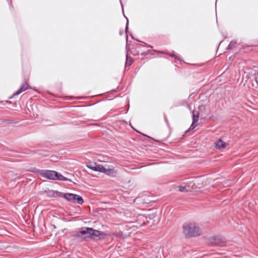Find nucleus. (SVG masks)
Wrapping results in <instances>:
<instances>
[{
	"label": "nucleus",
	"mask_w": 258,
	"mask_h": 258,
	"mask_svg": "<svg viewBox=\"0 0 258 258\" xmlns=\"http://www.w3.org/2000/svg\"><path fill=\"white\" fill-rule=\"evenodd\" d=\"M32 172L39 173L43 177L47 178L49 180H57L60 181H69L72 180L67 177L63 176L59 172L50 170H39L35 168H32L30 170Z\"/></svg>",
	"instance_id": "f257e3e1"
},
{
	"label": "nucleus",
	"mask_w": 258,
	"mask_h": 258,
	"mask_svg": "<svg viewBox=\"0 0 258 258\" xmlns=\"http://www.w3.org/2000/svg\"><path fill=\"white\" fill-rule=\"evenodd\" d=\"M106 235V234L104 232L94 230L92 228L89 227H85L82 229L76 234V236L78 237H92L93 238L95 237H104Z\"/></svg>",
	"instance_id": "f03ea898"
},
{
	"label": "nucleus",
	"mask_w": 258,
	"mask_h": 258,
	"mask_svg": "<svg viewBox=\"0 0 258 258\" xmlns=\"http://www.w3.org/2000/svg\"><path fill=\"white\" fill-rule=\"evenodd\" d=\"M183 233L186 237H196L202 233L198 225L196 223H189L183 226Z\"/></svg>",
	"instance_id": "7ed1b4c3"
},
{
	"label": "nucleus",
	"mask_w": 258,
	"mask_h": 258,
	"mask_svg": "<svg viewBox=\"0 0 258 258\" xmlns=\"http://www.w3.org/2000/svg\"><path fill=\"white\" fill-rule=\"evenodd\" d=\"M208 243L212 246L222 247L225 245L226 240L223 236L217 235L209 238Z\"/></svg>",
	"instance_id": "20e7f679"
},
{
	"label": "nucleus",
	"mask_w": 258,
	"mask_h": 258,
	"mask_svg": "<svg viewBox=\"0 0 258 258\" xmlns=\"http://www.w3.org/2000/svg\"><path fill=\"white\" fill-rule=\"evenodd\" d=\"M63 198L71 203H76L80 205H82L84 203L83 198L80 196L76 194L71 193L64 194Z\"/></svg>",
	"instance_id": "39448f33"
},
{
	"label": "nucleus",
	"mask_w": 258,
	"mask_h": 258,
	"mask_svg": "<svg viewBox=\"0 0 258 258\" xmlns=\"http://www.w3.org/2000/svg\"><path fill=\"white\" fill-rule=\"evenodd\" d=\"M87 167L95 171H99L102 172V171H105V167L100 164H97L95 162L90 163L87 165Z\"/></svg>",
	"instance_id": "423d86ee"
},
{
	"label": "nucleus",
	"mask_w": 258,
	"mask_h": 258,
	"mask_svg": "<svg viewBox=\"0 0 258 258\" xmlns=\"http://www.w3.org/2000/svg\"><path fill=\"white\" fill-rule=\"evenodd\" d=\"M226 146V144L221 139H219L215 143V146L217 148L220 149L221 148H224Z\"/></svg>",
	"instance_id": "0eeeda50"
},
{
	"label": "nucleus",
	"mask_w": 258,
	"mask_h": 258,
	"mask_svg": "<svg viewBox=\"0 0 258 258\" xmlns=\"http://www.w3.org/2000/svg\"><path fill=\"white\" fill-rule=\"evenodd\" d=\"M102 172L110 176H114L116 174V172L113 169H106L105 168V171H102Z\"/></svg>",
	"instance_id": "6e6552de"
},
{
	"label": "nucleus",
	"mask_w": 258,
	"mask_h": 258,
	"mask_svg": "<svg viewBox=\"0 0 258 258\" xmlns=\"http://www.w3.org/2000/svg\"><path fill=\"white\" fill-rule=\"evenodd\" d=\"M199 116L198 113L197 112V114H195V112H192V123L193 124H196L197 123V122L199 120Z\"/></svg>",
	"instance_id": "1a4fd4ad"
},
{
	"label": "nucleus",
	"mask_w": 258,
	"mask_h": 258,
	"mask_svg": "<svg viewBox=\"0 0 258 258\" xmlns=\"http://www.w3.org/2000/svg\"><path fill=\"white\" fill-rule=\"evenodd\" d=\"M54 191L53 190L48 189L45 191V193L46 196L49 198H54Z\"/></svg>",
	"instance_id": "9d476101"
},
{
	"label": "nucleus",
	"mask_w": 258,
	"mask_h": 258,
	"mask_svg": "<svg viewBox=\"0 0 258 258\" xmlns=\"http://www.w3.org/2000/svg\"><path fill=\"white\" fill-rule=\"evenodd\" d=\"M133 62V59L132 58V57H129L127 55V54L126 55V62H125V66H130L132 64Z\"/></svg>",
	"instance_id": "9b49d317"
},
{
	"label": "nucleus",
	"mask_w": 258,
	"mask_h": 258,
	"mask_svg": "<svg viewBox=\"0 0 258 258\" xmlns=\"http://www.w3.org/2000/svg\"><path fill=\"white\" fill-rule=\"evenodd\" d=\"M30 87L27 83H26L22 86V87L19 89L20 91L23 93V92L26 91L27 90L30 89Z\"/></svg>",
	"instance_id": "f8f14e48"
},
{
	"label": "nucleus",
	"mask_w": 258,
	"mask_h": 258,
	"mask_svg": "<svg viewBox=\"0 0 258 258\" xmlns=\"http://www.w3.org/2000/svg\"><path fill=\"white\" fill-rule=\"evenodd\" d=\"M236 44V42L235 41H231L229 44L228 45L227 49V50H230L233 49L234 47H235V45Z\"/></svg>",
	"instance_id": "ddd939ff"
},
{
	"label": "nucleus",
	"mask_w": 258,
	"mask_h": 258,
	"mask_svg": "<svg viewBox=\"0 0 258 258\" xmlns=\"http://www.w3.org/2000/svg\"><path fill=\"white\" fill-rule=\"evenodd\" d=\"M54 192L55 193H54V198H63V195H64L63 193L58 191H57V190H55Z\"/></svg>",
	"instance_id": "4468645a"
},
{
	"label": "nucleus",
	"mask_w": 258,
	"mask_h": 258,
	"mask_svg": "<svg viewBox=\"0 0 258 258\" xmlns=\"http://www.w3.org/2000/svg\"><path fill=\"white\" fill-rule=\"evenodd\" d=\"M125 18L126 19V25H125V33H126V40H127V38H128V36H127V31L128 29V19L124 15Z\"/></svg>",
	"instance_id": "2eb2a0df"
},
{
	"label": "nucleus",
	"mask_w": 258,
	"mask_h": 258,
	"mask_svg": "<svg viewBox=\"0 0 258 258\" xmlns=\"http://www.w3.org/2000/svg\"><path fill=\"white\" fill-rule=\"evenodd\" d=\"M21 93H22V92L20 91V90H18L17 91H16L15 92H14L12 95V97H10L9 98L10 99H12L13 98V97H14L15 96H17V95H19V94H20Z\"/></svg>",
	"instance_id": "dca6fc26"
},
{
	"label": "nucleus",
	"mask_w": 258,
	"mask_h": 258,
	"mask_svg": "<svg viewBox=\"0 0 258 258\" xmlns=\"http://www.w3.org/2000/svg\"><path fill=\"white\" fill-rule=\"evenodd\" d=\"M179 190L181 192L188 191V190L186 189V187L183 186H180L179 187Z\"/></svg>",
	"instance_id": "f3484780"
},
{
	"label": "nucleus",
	"mask_w": 258,
	"mask_h": 258,
	"mask_svg": "<svg viewBox=\"0 0 258 258\" xmlns=\"http://www.w3.org/2000/svg\"><path fill=\"white\" fill-rule=\"evenodd\" d=\"M196 127V125L195 124H193L192 123L189 127V128L187 130L186 133L189 132L190 131L193 130L195 127Z\"/></svg>",
	"instance_id": "a211bd4d"
},
{
	"label": "nucleus",
	"mask_w": 258,
	"mask_h": 258,
	"mask_svg": "<svg viewBox=\"0 0 258 258\" xmlns=\"http://www.w3.org/2000/svg\"><path fill=\"white\" fill-rule=\"evenodd\" d=\"M99 124H100L98 123H91L88 124L89 125H96V126H99Z\"/></svg>",
	"instance_id": "6ab92c4d"
},
{
	"label": "nucleus",
	"mask_w": 258,
	"mask_h": 258,
	"mask_svg": "<svg viewBox=\"0 0 258 258\" xmlns=\"http://www.w3.org/2000/svg\"><path fill=\"white\" fill-rule=\"evenodd\" d=\"M169 55L172 56V57H173L176 58H177V57L176 56V55L175 54H170Z\"/></svg>",
	"instance_id": "aec40b11"
},
{
	"label": "nucleus",
	"mask_w": 258,
	"mask_h": 258,
	"mask_svg": "<svg viewBox=\"0 0 258 258\" xmlns=\"http://www.w3.org/2000/svg\"><path fill=\"white\" fill-rule=\"evenodd\" d=\"M120 3L121 6V8H122V12H123V6H122V3H121V0H120Z\"/></svg>",
	"instance_id": "412c9836"
},
{
	"label": "nucleus",
	"mask_w": 258,
	"mask_h": 258,
	"mask_svg": "<svg viewBox=\"0 0 258 258\" xmlns=\"http://www.w3.org/2000/svg\"><path fill=\"white\" fill-rule=\"evenodd\" d=\"M165 120L166 122L168 124V120H167V118L166 117H165Z\"/></svg>",
	"instance_id": "4be33fe9"
},
{
	"label": "nucleus",
	"mask_w": 258,
	"mask_h": 258,
	"mask_svg": "<svg viewBox=\"0 0 258 258\" xmlns=\"http://www.w3.org/2000/svg\"><path fill=\"white\" fill-rule=\"evenodd\" d=\"M159 52L161 53H165L164 52H163V51H159Z\"/></svg>",
	"instance_id": "5701e85b"
},
{
	"label": "nucleus",
	"mask_w": 258,
	"mask_h": 258,
	"mask_svg": "<svg viewBox=\"0 0 258 258\" xmlns=\"http://www.w3.org/2000/svg\"><path fill=\"white\" fill-rule=\"evenodd\" d=\"M216 4H217V0L216 1V3H215V7H216Z\"/></svg>",
	"instance_id": "b1692460"
},
{
	"label": "nucleus",
	"mask_w": 258,
	"mask_h": 258,
	"mask_svg": "<svg viewBox=\"0 0 258 258\" xmlns=\"http://www.w3.org/2000/svg\"><path fill=\"white\" fill-rule=\"evenodd\" d=\"M143 224H144H144H146V222H145V221H144V222H143Z\"/></svg>",
	"instance_id": "393cba45"
},
{
	"label": "nucleus",
	"mask_w": 258,
	"mask_h": 258,
	"mask_svg": "<svg viewBox=\"0 0 258 258\" xmlns=\"http://www.w3.org/2000/svg\"><path fill=\"white\" fill-rule=\"evenodd\" d=\"M256 82L257 83H258V81H257V79H256Z\"/></svg>",
	"instance_id": "a878e982"
}]
</instances>
